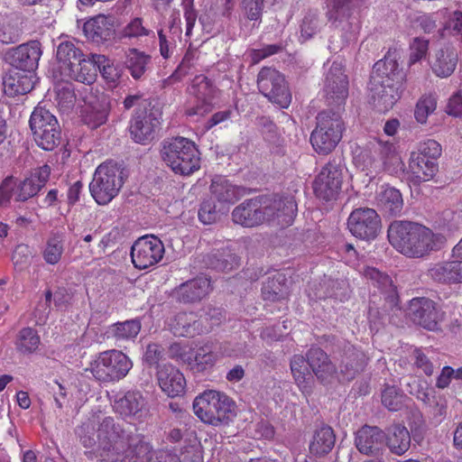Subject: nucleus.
<instances>
[{"instance_id":"338daca9","label":"nucleus","mask_w":462,"mask_h":462,"mask_svg":"<svg viewBox=\"0 0 462 462\" xmlns=\"http://www.w3.org/2000/svg\"><path fill=\"white\" fill-rule=\"evenodd\" d=\"M199 318H201L205 328H207L205 333L208 332L214 327L218 326L225 319L222 310L217 308H208L205 315Z\"/></svg>"},{"instance_id":"bf43d9fd","label":"nucleus","mask_w":462,"mask_h":462,"mask_svg":"<svg viewBox=\"0 0 462 462\" xmlns=\"http://www.w3.org/2000/svg\"><path fill=\"white\" fill-rule=\"evenodd\" d=\"M440 154V144L437 141L431 139L421 143L418 147V151L411 152V155L420 156L433 162H437V159Z\"/></svg>"},{"instance_id":"6e6d98bb","label":"nucleus","mask_w":462,"mask_h":462,"mask_svg":"<svg viewBox=\"0 0 462 462\" xmlns=\"http://www.w3.org/2000/svg\"><path fill=\"white\" fill-rule=\"evenodd\" d=\"M406 396L395 386H387L382 393V403L390 411H399Z\"/></svg>"},{"instance_id":"58836bf2","label":"nucleus","mask_w":462,"mask_h":462,"mask_svg":"<svg viewBox=\"0 0 462 462\" xmlns=\"http://www.w3.org/2000/svg\"><path fill=\"white\" fill-rule=\"evenodd\" d=\"M366 364L365 355L354 347H348L342 356L339 369L346 380H352L363 371Z\"/></svg>"},{"instance_id":"5fc2aeb1","label":"nucleus","mask_w":462,"mask_h":462,"mask_svg":"<svg viewBox=\"0 0 462 462\" xmlns=\"http://www.w3.org/2000/svg\"><path fill=\"white\" fill-rule=\"evenodd\" d=\"M381 158L384 171L390 173L395 172L402 166L401 157L393 143H386L382 146Z\"/></svg>"},{"instance_id":"423d86ee","label":"nucleus","mask_w":462,"mask_h":462,"mask_svg":"<svg viewBox=\"0 0 462 462\" xmlns=\"http://www.w3.org/2000/svg\"><path fill=\"white\" fill-rule=\"evenodd\" d=\"M316 127L310 134L313 149L319 154L331 152L342 138L345 124L339 111L324 110L316 117Z\"/></svg>"},{"instance_id":"09e8293b","label":"nucleus","mask_w":462,"mask_h":462,"mask_svg":"<svg viewBox=\"0 0 462 462\" xmlns=\"http://www.w3.org/2000/svg\"><path fill=\"white\" fill-rule=\"evenodd\" d=\"M141 329V323L137 319L117 322L111 326L109 333L117 341H125L136 337Z\"/></svg>"},{"instance_id":"c03bdc74","label":"nucleus","mask_w":462,"mask_h":462,"mask_svg":"<svg viewBox=\"0 0 462 462\" xmlns=\"http://www.w3.org/2000/svg\"><path fill=\"white\" fill-rule=\"evenodd\" d=\"M410 168L417 182L431 180L439 170L437 162L411 154Z\"/></svg>"},{"instance_id":"9d476101","label":"nucleus","mask_w":462,"mask_h":462,"mask_svg":"<svg viewBox=\"0 0 462 462\" xmlns=\"http://www.w3.org/2000/svg\"><path fill=\"white\" fill-rule=\"evenodd\" d=\"M259 91L272 103L287 107L291 95L284 76L275 69L263 67L257 76Z\"/></svg>"},{"instance_id":"4468645a","label":"nucleus","mask_w":462,"mask_h":462,"mask_svg":"<svg viewBox=\"0 0 462 462\" xmlns=\"http://www.w3.org/2000/svg\"><path fill=\"white\" fill-rule=\"evenodd\" d=\"M266 222H276L282 226H290L298 211L293 196L263 197Z\"/></svg>"},{"instance_id":"8fccbe9b","label":"nucleus","mask_w":462,"mask_h":462,"mask_svg":"<svg viewBox=\"0 0 462 462\" xmlns=\"http://www.w3.org/2000/svg\"><path fill=\"white\" fill-rule=\"evenodd\" d=\"M40 345V337L32 328L21 329L15 341L16 349L23 354L33 353Z\"/></svg>"},{"instance_id":"b1692460","label":"nucleus","mask_w":462,"mask_h":462,"mask_svg":"<svg viewBox=\"0 0 462 462\" xmlns=\"http://www.w3.org/2000/svg\"><path fill=\"white\" fill-rule=\"evenodd\" d=\"M212 290L210 280L199 276L179 285L173 291L175 298L183 303L200 301Z\"/></svg>"},{"instance_id":"f03ea898","label":"nucleus","mask_w":462,"mask_h":462,"mask_svg":"<svg viewBox=\"0 0 462 462\" xmlns=\"http://www.w3.org/2000/svg\"><path fill=\"white\" fill-rule=\"evenodd\" d=\"M388 237L397 251L411 258L424 257L433 251L440 250L446 244V237L442 234L408 221L392 223Z\"/></svg>"},{"instance_id":"2f4dec72","label":"nucleus","mask_w":462,"mask_h":462,"mask_svg":"<svg viewBox=\"0 0 462 462\" xmlns=\"http://www.w3.org/2000/svg\"><path fill=\"white\" fill-rule=\"evenodd\" d=\"M110 111L109 98L102 94L95 101H90L83 115V121L90 128L96 129L107 121Z\"/></svg>"},{"instance_id":"69168bd1","label":"nucleus","mask_w":462,"mask_h":462,"mask_svg":"<svg viewBox=\"0 0 462 462\" xmlns=\"http://www.w3.org/2000/svg\"><path fill=\"white\" fill-rule=\"evenodd\" d=\"M215 204L210 200H204L199 209V218L206 225L214 223L217 218Z\"/></svg>"},{"instance_id":"de8ad7c7","label":"nucleus","mask_w":462,"mask_h":462,"mask_svg":"<svg viewBox=\"0 0 462 462\" xmlns=\"http://www.w3.org/2000/svg\"><path fill=\"white\" fill-rule=\"evenodd\" d=\"M149 62L150 56L138 51L136 49L129 50L125 63L126 68L134 79H140L142 78Z\"/></svg>"},{"instance_id":"0e129e2a","label":"nucleus","mask_w":462,"mask_h":462,"mask_svg":"<svg viewBox=\"0 0 462 462\" xmlns=\"http://www.w3.org/2000/svg\"><path fill=\"white\" fill-rule=\"evenodd\" d=\"M429 49V41L422 38H414L411 44L410 64L420 61L427 54Z\"/></svg>"},{"instance_id":"c9c22d12","label":"nucleus","mask_w":462,"mask_h":462,"mask_svg":"<svg viewBox=\"0 0 462 462\" xmlns=\"http://www.w3.org/2000/svg\"><path fill=\"white\" fill-rule=\"evenodd\" d=\"M145 404V399L140 392L129 391L116 402V409L124 417L139 419Z\"/></svg>"},{"instance_id":"1a4fd4ad","label":"nucleus","mask_w":462,"mask_h":462,"mask_svg":"<svg viewBox=\"0 0 462 462\" xmlns=\"http://www.w3.org/2000/svg\"><path fill=\"white\" fill-rule=\"evenodd\" d=\"M344 165L339 157H334L326 163L313 182L315 196L326 202L338 198L343 183Z\"/></svg>"},{"instance_id":"a211bd4d","label":"nucleus","mask_w":462,"mask_h":462,"mask_svg":"<svg viewBox=\"0 0 462 462\" xmlns=\"http://www.w3.org/2000/svg\"><path fill=\"white\" fill-rule=\"evenodd\" d=\"M216 88L205 76H197L191 87V93L196 97V104L186 110L189 116H203L212 110V102L216 95Z\"/></svg>"},{"instance_id":"052dcab7","label":"nucleus","mask_w":462,"mask_h":462,"mask_svg":"<svg viewBox=\"0 0 462 462\" xmlns=\"http://www.w3.org/2000/svg\"><path fill=\"white\" fill-rule=\"evenodd\" d=\"M74 292L66 287H58L53 292L54 306L60 310H66L71 306Z\"/></svg>"},{"instance_id":"f704fd0d","label":"nucleus","mask_w":462,"mask_h":462,"mask_svg":"<svg viewBox=\"0 0 462 462\" xmlns=\"http://www.w3.org/2000/svg\"><path fill=\"white\" fill-rule=\"evenodd\" d=\"M240 7L245 19L241 20V30L249 34L262 22L264 0H241Z\"/></svg>"},{"instance_id":"4be33fe9","label":"nucleus","mask_w":462,"mask_h":462,"mask_svg":"<svg viewBox=\"0 0 462 462\" xmlns=\"http://www.w3.org/2000/svg\"><path fill=\"white\" fill-rule=\"evenodd\" d=\"M306 356L312 375L314 374L320 383H330L337 377V366L324 350L311 347L307 351Z\"/></svg>"},{"instance_id":"72a5a7b5","label":"nucleus","mask_w":462,"mask_h":462,"mask_svg":"<svg viewBox=\"0 0 462 462\" xmlns=\"http://www.w3.org/2000/svg\"><path fill=\"white\" fill-rule=\"evenodd\" d=\"M210 192L218 202L233 204L244 195V189L225 177L217 176L212 180Z\"/></svg>"},{"instance_id":"7ed1b4c3","label":"nucleus","mask_w":462,"mask_h":462,"mask_svg":"<svg viewBox=\"0 0 462 462\" xmlns=\"http://www.w3.org/2000/svg\"><path fill=\"white\" fill-rule=\"evenodd\" d=\"M160 154L176 174L190 175L200 167L199 150L192 141L185 137L164 139L161 143Z\"/></svg>"},{"instance_id":"680f3d73","label":"nucleus","mask_w":462,"mask_h":462,"mask_svg":"<svg viewBox=\"0 0 462 462\" xmlns=\"http://www.w3.org/2000/svg\"><path fill=\"white\" fill-rule=\"evenodd\" d=\"M12 261L14 263V268L18 271H23L25 269L31 261V253L29 247L24 245H19L15 247L13 252Z\"/></svg>"},{"instance_id":"473e14b6","label":"nucleus","mask_w":462,"mask_h":462,"mask_svg":"<svg viewBox=\"0 0 462 462\" xmlns=\"http://www.w3.org/2000/svg\"><path fill=\"white\" fill-rule=\"evenodd\" d=\"M377 205L388 217H398L403 209L401 192L390 186H382L376 196Z\"/></svg>"},{"instance_id":"ddd939ff","label":"nucleus","mask_w":462,"mask_h":462,"mask_svg":"<svg viewBox=\"0 0 462 462\" xmlns=\"http://www.w3.org/2000/svg\"><path fill=\"white\" fill-rule=\"evenodd\" d=\"M162 113L159 108H138L131 120L130 134L134 141L146 144L155 137V130L160 125Z\"/></svg>"},{"instance_id":"774afa93","label":"nucleus","mask_w":462,"mask_h":462,"mask_svg":"<svg viewBox=\"0 0 462 462\" xmlns=\"http://www.w3.org/2000/svg\"><path fill=\"white\" fill-rule=\"evenodd\" d=\"M351 0H324L329 20H337L339 14L345 13Z\"/></svg>"},{"instance_id":"0eeeda50","label":"nucleus","mask_w":462,"mask_h":462,"mask_svg":"<svg viewBox=\"0 0 462 462\" xmlns=\"http://www.w3.org/2000/svg\"><path fill=\"white\" fill-rule=\"evenodd\" d=\"M132 367L133 363L125 353L111 349L99 353L86 371L98 382L115 383L124 379Z\"/></svg>"},{"instance_id":"864d4df0","label":"nucleus","mask_w":462,"mask_h":462,"mask_svg":"<svg viewBox=\"0 0 462 462\" xmlns=\"http://www.w3.org/2000/svg\"><path fill=\"white\" fill-rule=\"evenodd\" d=\"M92 58L96 76L97 75V71H99L101 76L107 82L115 83L118 79V72L110 60L105 55L101 54H92Z\"/></svg>"},{"instance_id":"dca6fc26","label":"nucleus","mask_w":462,"mask_h":462,"mask_svg":"<svg viewBox=\"0 0 462 462\" xmlns=\"http://www.w3.org/2000/svg\"><path fill=\"white\" fill-rule=\"evenodd\" d=\"M164 254L162 242L154 236L137 239L132 246L131 257L138 269H146L159 263Z\"/></svg>"},{"instance_id":"3c124183","label":"nucleus","mask_w":462,"mask_h":462,"mask_svg":"<svg viewBox=\"0 0 462 462\" xmlns=\"http://www.w3.org/2000/svg\"><path fill=\"white\" fill-rule=\"evenodd\" d=\"M108 417L104 418L103 420L99 423V426L97 430V438L95 437L94 427L89 422L82 423V425L77 430V434L80 439V442L82 443V445L85 448H93L96 444H97L100 457H102V460L104 462H110V461L108 459H106L102 456V448L99 444L98 432H99L101 424Z\"/></svg>"},{"instance_id":"9b49d317","label":"nucleus","mask_w":462,"mask_h":462,"mask_svg":"<svg viewBox=\"0 0 462 462\" xmlns=\"http://www.w3.org/2000/svg\"><path fill=\"white\" fill-rule=\"evenodd\" d=\"M322 90L330 109L339 111L345 106L348 97V79L340 63L334 61L325 72Z\"/></svg>"},{"instance_id":"c85d7f7f","label":"nucleus","mask_w":462,"mask_h":462,"mask_svg":"<svg viewBox=\"0 0 462 462\" xmlns=\"http://www.w3.org/2000/svg\"><path fill=\"white\" fill-rule=\"evenodd\" d=\"M32 73L12 68L3 78L4 91L7 96L25 95L33 88Z\"/></svg>"},{"instance_id":"39448f33","label":"nucleus","mask_w":462,"mask_h":462,"mask_svg":"<svg viewBox=\"0 0 462 462\" xmlns=\"http://www.w3.org/2000/svg\"><path fill=\"white\" fill-rule=\"evenodd\" d=\"M125 169L112 161L101 163L89 184L91 196L99 205H106L116 198L124 185Z\"/></svg>"},{"instance_id":"e433bc0d","label":"nucleus","mask_w":462,"mask_h":462,"mask_svg":"<svg viewBox=\"0 0 462 462\" xmlns=\"http://www.w3.org/2000/svg\"><path fill=\"white\" fill-rule=\"evenodd\" d=\"M71 69H73L71 73H60V80L66 82L76 80L88 85L96 80V69L93 65L92 55L88 59L83 55V59L71 62Z\"/></svg>"},{"instance_id":"412c9836","label":"nucleus","mask_w":462,"mask_h":462,"mask_svg":"<svg viewBox=\"0 0 462 462\" xmlns=\"http://www.w3.org/2000/svg\"><path fill=\"white\" fill-rule=\"evenodd\" d=\"M156 378L162 391L171 398L185 393L186 380L183 374L171 364L156 366Z\"/></svg>"},{"instance_id":"603ef678","label":"nucleus","mask_w":462,"mask_h":462,"mask_svg":"<svg viewBox=\"0 0 462 462\" xmlns=\"http://www.w3.org/2000/svg\"><path fill=\"white\" fill-rule=\"evenodd\" d=\"M210 265L217 271L228 272L238 265V259L229 250L224 249L212 254Z\"/></svg>"},{"instance_id":"e2e57ef3","label":"nucleus","mask_w":462,"mask_h":462,"mask_svg":"<svg viewBox=\"0 0 462 462\" xmlns=\"http://www.w3.org/2000/svg\"><path fill=\"white\" fill-rule=\"evenodd\" d=\"M150 32L145 26L143 24L141 18L133 19L122 31V36L125 38H139L146 36Z\"/></svg>"},{"instance_id":"6e6552de","label":"nucleus","mask_w":462,"mask_h":462,"mask_svg":"<svg viewBox=\"0 0 462 462\" xmlns=\"http://www.w3.org/2000/svg\"><path fill=\"white\" fill-rule=\"evenodd\" d=\"M35 143L45 151H52L61 139V131L56 116L45 106H37L30 118Z\"/></svg>"},{"instance_id":"4c0bfd02","label":"nucleus","mask_w":462,"mask_h":462,"mask_svg":"<svg viewBox=\"0 0 462 462\" xmlns=\"http://www.w3.org/2000/svg\"><path fill=\"white\" fill-rule=\"evenodd\" d=\"M83 51L70 40H65L57 46L56 58L60 73H71V62L83 59Z\"/></svg>"},{"instance_id":"c756f323","label":"nucleus","mask_w":462,"mask_h":462,"mask_svg":"<svg viewBox=\"0 0 462 462\" xmlns=\"http://www.w3.org/2000/svg\"><path fill=\"white\" fill-rule=\"evenodd\" d=\"M384 438L383 431L378 427L365 425L356 432L355 442L361 453L373 455L382 448Z\"/></svg>"},{"instance_id":"49530a36","label":"nucleus","mask_w":462,"mask_h":462,"mask_svg":"<svg viewBox=\"0 0 462 462\" xmlns=\"http://www.w3.org/2000/svg\"><path fill=\"white\" fill-rule=\"evenodd\" d=\"M64 252V238L61 233H51L46 240L42 257L48 264L58 263Z\"/></svg>"},{"instance_id":"6ab92c4d","label":"nucleus","mask_w":462,"mask_h":462,"mask_svg":"<svg viewBox=\"0 0 462 462\" xmlns=\"http://www.w3.org/2000/svg\"><path fill=\"white\" fill-rule=\"evenodd\" d=\"M407 315L417 325L434 330L440 319L436 303L428 298H414L410 301Z\"/></svg>"},{"instance_id":"4d7b16f0","label":"nucleus","mask_w":462,"mask_h":462,"mask_svg":"<svg viewBox=\"0 0 462 462\" xmlns=\"http://www.w3.org/2000/svg\"><path fill=\"white\" fill-rule=\"evenodd\" d=\"M214 364V354L210 351H206L205 348H200L197 351L194 360L189 363V365L194 373H202L208 368L212 367Z\"/></svg>"},{"instance_id":"a19ab883","label":"nucleus","mask_w":462,"mask_h":462,"mask_svg":"<svg viewBox=\"0 0 462 462\" xmlns=\"http://www.w3.org/2000/svg\"><path fill=\"white\" fill-rule=\"evenodd\" d=\"M371 76H378L383 82L389 79L394 84L402 85V72L399 69V63L392 55H387L383 60L377 61Z\"/></svg>"},{"instance_id":"2eb2a0df","label":"nucleus","mask_w":462,"mask_h":462,"mask_svg":"<svg viewBox=\"0 0 462 462\" xmlns=\"http://www.w3.org/2000/svg\"><path fill=\"white\" fill-rule=\"evenodd\" d=\"M385 81L378 76H371L369 82V103L380 113L392 109L402 93V85L394 84L389 79Z\"/></svg>"},{"instance_id":"393cba45","label":"nucleus","mask_w":462,"mask_h":462,"mask_svg":"<svg viewBox=\"0 0 462 462\" xmlns=\"http://www.w3.org/2000/svg\"><path fill=\"white\" fill-rule=\"evenodd\" d=\"M51 174V167L44 164L19 183L14 192L15 200L25 201L35 196L45 186Z\"/></svg>"},{"instance_id":"bb28decb","label":"nucleus","mask_w":462,"mask_h":462,"mask_svg":"<svg viewBox=\"0 0 462 462\" xmlns=\"http://www.w3.org/2000/svg\"><path fill=\"white\" fill-rule=\"evenodd\" d=\"M83 32L89 41L97 44L107 42L115 32L114 18L98 14L84 23Z\"/></svg>"},{"instance_id":"37998d69","label":"nucleus","mask_w":462,"mask_h":462,"mask_svg":"<svg viewBox=\"0 0 462 462\" xmlns=\"http://www.w3.org/2000/svg\"><path fill=\"white\" fill-rule=\"evenodd\" d=\"M287 295V280L282 273L269 277L262 288V296L265 300L276 301L284 299Z\"/></svg>"},{"instance_id":"a878e982","label":"nucleus","mask_w":462,"mask_h":462,"mask_svg":"<svg viewBox=\"0 0 462 462\" xmlns=\"http://www.w3.org/2000/svg\"><path fill=\"white\" fill-rule=\"evenodd\" d=\"M171 332L177 337H193L205 333L207 328L195 312H180L169 323Z\"/></svg>"},{"instance_id":"f257e3e1","label":"nucleus","mask_w":462,"mask_h":462,"mask_svg":"<svg viewBox=\"0 0 462 462\" xmlns=\"http://www.w3.org/2000/svg\"><path fill=\"white\" fill-rule=\"evenodd\" d=\"M102 456L110 462H180L167 452L153 453L146 438L131 427L125 428L113 418L101 424L98 432Z\"/></svg>"},{"instance_id":"5701e85b","label":"nucleus","mask_w":462,"mask_h":462,"mask_svg":"<svg viewBox=\"0 0 462 462\" xmlns=\"http://www.w3.org/2000/svg\"><path fill=\"white\" fill-rule=\"evenodd\" d=\"M365 276L371 280L374 286L378 288L383 294L384 305L383 307V312L393 311L399 310L398 302L399 297L393 281L389 275L374 267H367L365 270Z\"/></svg>"},{"instance_id":"f8f14e48","label":"nucleus","mask_w":462,"mask_h":462,"mask_svg":"<svg viewBox=\"0 0 462 462\" xmlns=\"http://www.w3.org/2000/svg\"><path fill=\"white\" fill-rule=\"evenodd\" d=\"M347 228L358 239L373 240L381 230L380 216L374 208H356L347 218Z\"/></svg>"},{"instance_id":"7c9ffc66","label":"nucleus","mask_w":462,"mask_h":462,"mask_svg":"<svg viewBox=\"0 0 462 462\" xmlns=\"http://www.w3.org/2000/svg\"><path fill=\"white\" fill-rule=\"evenodd\" d=\"M457 64V54L449 47L441 48L434 52L430 60L433 73L439 78H448L454 72Z\"/></svg>"},{"instance_id":"a18cd8bd","label":"nucleus","mask_w":462,"mask_h":462,"mask_svg":"<svg viewBox=\"0 0 462 462\" xmlns=\"http://www.w3.org/2000/svg\"><path fill=\"white\" fill-rule=\"evenodd\" d=\"M290 366L298 386L301 389L310 387L313 375L310 371V367L308 365L307 356L294 355L291 359Z\"/></svg>"},{"instance_id":"aec40b11","label":"nucleus","mask_w":462,"mask_h":462,"mask_svg":"<svg viewBox=\"0 0 462 462\" xmlns=\"http://www.w3.org/2000/svg\"><path fill=\"white\" fill-rule=\"evenodd\" d=\"M263 213V198L250 199L234 208L232 219L245 227H254L266 222Z\"/></svg>"},{"instance_id":"cd10ccee","label":"nucleus","mask_w":462,"mask_h":462,"mask_svg":"<svg viewBox=\"0 0 462 462\" xmlns=\"http://www.w3.org/2000/svg\"><path fill=\"white\" fill-rule=\"evenodd\" d=\"M428 275L435 282L444 284L462 282V261H443L431 264Z\"/></svg>"},{"instance_id":"20e7f679","label":"nucleus","mask_w":462,"mask_h":462,"mask_svg":"<svg viewBox=\"0 0 462 462\" xmlns=\"http://www.w3.org/2000/svg\"><path fill=\"white\" fill-rule=\"evenodd\" d=\"M193 411L204 423L212 426L228 425L236 417V404L226 393L208 390L197 396Z\"/></svg>"},{"instance_id":"79ce46f5","label":"nucleus","mask_w":462,"mask_h":462,"mask_svg":"<svg viewBox=\"0 0 462 462\" xmlns=\"http://www.w3.org/2000/svg\"><path fill=\"white\" fill-rule=\"evenodd\" d=\"M387 445L393 453L398 456L404 454L411 446L409 430L400 424L393 425L389 429Z\"/></svg>"},{"instance_id":"f3484780","label":"nucleus","mask_w":462,"mask_h":462,"mask_svg":"<svg viewBox=\"0 0 462 462\" xmlns=\"http://www.w3.org/2000/svg\"><path fill=\"white\" fill-rule=\"evenodd\" d=\"M42 53L41 42L30 41L10 50L6 53V60L13 68L32 73L38 67Z\"/></svg>"},{"instance_id":"ea45409f","label":"nucleus","mask_w":462,"mask_h":462,"mask_svg":"<svg viewBox=\"0 0 462 462\" xmlns=\"http://www.w3.org/2000/svg\"><path fill=\"white\" fill-rule=\"evenodd\" d=\"M336 436L331 427L324 425L315 430L310 442V452L315 456L329 453L335 446Z\"/></svg>"},{"instance_id":"13d9d810","label":"nucleus","mask_w":462,"mask_h":462,"mask_svg":"<svg viewBox=\"0 0 462 462\" xmlns=\"http://www.w3.org/2000/svg\"><path fill=\"white\" fill-rule=\"evenodd\" d=\"M437 102L432 96L422 97L417 103L414 116L416 120L420 123H426L430 114L433 113L436 109Z\"/></svg>"}]
</instances>
